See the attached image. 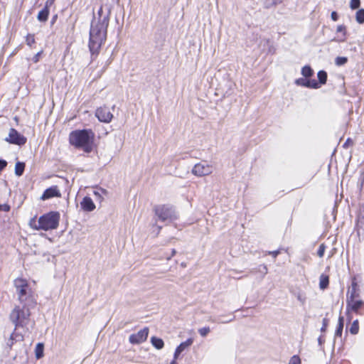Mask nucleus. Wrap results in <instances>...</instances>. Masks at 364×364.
I'll return each instance as SVG.
<instances>
[{"label": "nucleus", "mask_w": 364, "mask_h": 364, "mask_svg": "<svg viewBox=\"0 0 364 364\" xmlns=\"http://www.w3.org/2000/svg\"><path fill=\"white\" fill-rule=\"evenodd\" d=\"M49 15V9L48 8V2L46 3V7L39 11L37 18L40 21H46Z\"/></svg>", "instance_id": "17"}, {"label": "nucleus", "mask_w": 364, "mask_h": 364, "mask_svg": "<svg viewBox=\"0 0 364 364\" xmlns=\"http://www.w3.org/2000/svg\"><path fill=\"white\" fill-rule=\"evenodd\" d=\"M109 23L108 14L101 19L95 17L91 23L89 48L92 54L97 53L106 40Z\"/></svg>", "instance_id": "1"}, {"label": "nucleus", "mask_w": 364, "mask_h": 364, "mask_svg": "<svg viewBox=\"0 0 364 364\" xmlns=\"http://www.w3.org/2000/svg\"><path fill=\"white\" fill-rule=\"evenodd\" d=\"M282 2V0H267V4L269 6L276 5Z\"/></svg>", "instance_id": "37"}, {"label": "nucleus", "mask_w": 364, "mask_h": 364, "mask_svg": "<svg viewBox=\"0 0 364 364\" xmlns=\"http://www.w3.org/2000/svg\"><path fill=\"white\" fill-rule=\"evenodd\" d=\"M60 215L57 212H50L41 216L38 220L33 218L29 222L30 226L35 230H50L58 226Z\"/></svg>", "instance_id": "3"}, {"label": "nucleus", "mask_w": 364, "mask_h": 364, "mask_svg": "<svg viewBox=\"0 0 364 364\" xmlns=\"http://www.w3.org/2000/svg\"><path fill=\"white\" fill-rule=\"evenodd\" d=\"M262 272L264 274H266L267 273V266H265V265H263V266H262Z\"/></svg>", "instance_id": "44"}, {"label": "nucleus", "mask_w": 364, "mask_h": 364, "mask_svg": "<svg viewBox=\"0 0 364 364\" xmlns=\"http://www.w3.org/2000/svg\"><path fill=\"white\" fill-rule=\"evenodd\" d=\"M360 0H351L350 1V8L352 9H358L360 6Z\"/></svg>", "instance_id": "34"}, {"label": "nucleus", "mask_w": 364, "mask_h": 364, "mask_svg": "<svg viewBox=\"0 0 364 364\" xmlns=\"http://www.w3.org/2000/svg\"><path fill=\"white\" fill-rule=\"evenodd\" d=\"M154 211L158 219L161 222L170 223L178 218V214L176 209L169 205H156Z\"/></svg>", "instance_id": "5"}, {"label": "nucleus", "mask_w": 364, "mask_h": 364, "mask_svg": "<svg viewBox=\"0 0 364 364\" xmlns=\"http://www.w3.org/2000/svg\"><path fill=\"white\" fill-rule=\"evenodd\" d=\"M331 17L333 21H336L338 20V14L336 11H333L331 14Z\"/></svg>", "instance_id": "42"}, {"label": "nucleus", "mask_w": 364, "mask_h": 364, "mask_svg": "<svg viewBox=\"0 0 364 364\" xmlns=\"http://www.w3.org/2000/svg\"><path fill=\"white\" fill-rule=\"evenodd\" d=\"M44 346L43 343H38L35 348V355L37 359H40L43 356Z\"/></svg>", "instance_id": "21"}, {"label": "nucleus", "mask_w": 364, "mask_h": 364, "mask_svg": "<svg viewBox=\"0 0 364 364\" xmlns=\"http://www.w3.org/2000/svg\"><path fill=\"white\" fill-rule=\"evenodd\" d=\"M321 85L316 80H309L308 88L318 89Z\"/></svg>", "instance_id": "28"}, {"label": "nucleus", "mask_w": 364, "mask_h": 364, "mask_svg": "<svg viewBox=\"0 0 364 364\" xmlns=\"http://www.w3.org/2000/svg\"><path fill=\"white\" fill-rule=\"evenodd\" d=\"M288 364H301V359L298 355L292 356Z\"/></svg>", "instance_id": "32"}, {"label": "nucleus", "mask_w": 364, "mask_h": 364, "mask_svg": "<svg viewBox=\"0 0 364 364\" xmlns=\"http://www.w3.org/2000/svg\"><path fill=\"white\" fill-rule=\"evenodd\" d=\"M70 143L77 148L89 153L92 151L93 133L88 130H77L70 133Z\"/></svg>", "instance_id": "2"}, {"label": "nucleus", "mask_w": 364, "mask_h": 364, "mask_svg": "<svg viewBox=\"0 0 364 364\" xmlns=\"http://www.w3.org/2000/svg\"><path fill=\"white\" fill-rule=\"evenodd\" d=\"M210 331L209 327H203L198 329V333L203 337L206 336Z\"/></svg>", "instance_id": "31"}, {"label": "nucleus", "mask_w": 364, "mask_h": 364, "mask_svg": "<svg viewBox=\"0 0 364 364\" xmlns=\"http://www.w3.org/2000/svg\"><path fill=\"white\" fill-rule=\"evenodd\" d=\"M327 326H328V320L326 318H323V326L321 328V331H325Z\"/></svg>", "instance_id": "40"}, {"label": "nucleus", "mask_w": 364, "mask_h": 364, "mask_svg": "<svg viewBox=\"0 0 364 364\" xmlns=\"http://www.w3.org/2000/svg\"><path fill=\"white\" fill-rule=\"evenodd\" d=\"M107 191L102 188H96L93 191L95 200L100 203L103 201L104 196H107Z\"/></svg>", "instance_id": "16"}, {"label": "nucleus", "mask_w": 364, "mask_h": 364, "mask_svg": "<svg viewBox=\"0 0 364 364\" xmlns=\"http://www.w3.org/2000/svg\"><path fill=\"white\" fill-rule=\"evenodd\" d=\"M149 335V328L147 327L138 331L136 333L132 334L129 336V342L132 344H139L144 342Z\"/></svg>", "instance_id": "11"}, {"label": "nucleus", "mask_w": 364, "mask_h": 364, "mask_svg": "<svg viewBox=\"0 0 364 364\" xmlns=\"http://www.w3.org/2000/svg\"><path fill=\"white\" fill-rule=\"evenodd\" d=\"M294 83L298 86L308 87L309 79L307 77H301L295 80Z\"/></svg>", "instance_id": "25"}, {"label": "nucleus", "mask_w": 364, "mask_h": 364, "mask_svg": "<svg viewBox=\"0 0 364 364\" xmlns=\"http://www.w3.org/2000/svg\"><path fill=\"white\" fill-rule=\"evenodd\" d=\"M325 250H326V246L324 245V244H321L319 246V248H318V252H317L319 257H322L323 256Z\"/></svg>", "instance_id": "35"}, {"label": "nucleus", "mask_w": 364, "mask_h": 364, "mask_svg": "<svg viewBox=\"0 0 364 364\" xmlns=\"http://www.w3.org/2000/svg\"><path fill=\"white\" fill-rule=\"evenodd\" d=\"M193 343V339L192 338H188L186 341L182 342L175 350L174 352V358L175 359H178L180 354L188 349Z\"/></svg>", "instance_id": "13"}, {"label": "nucleus", "mask_w": 364, "mask_h": 364, "mask_svg": "<svg viewBox=\"0 0 364 364\" xmlns=\"http://www.w3.org/2000/svg\"><path fill=\"white\" fill-rule=\"evenodd\" d=\"M25 168V164L21 162H17L15 165V173L16 176H20L23 174Z\"/></svg>", "instance_id": "24"}, {"label": "nucleus", "mask_w": 364, "mask_h": 364, "mask_svg": "<svg viewBox=\"0 0 364 364\" xmlns=\"http://www.w3.org/2000/svg\"><path fill=\"white\" fill-rule=\"evenodd\" d=\"M359 331L358 321L355 320L350 328V332L352 334H357Z\"/></svg>", "instance_id": "27"}, {"label": "nucleus", "mask_w": 364, "mask_h": 364, "mask_svg": "<svg viewBox=\"0 0 364 364\" xmlns=\"http://www.w3.org/2000/svg\"><path fill=\"white\" fill-rule=\"evenodd\" d=\"M95 116L100 122L105 123H109L113 117V114L111 113L109 109L105 106L97 109Z\"/></svg>", "instance_id": "10"}, {"label": "nucleus", "mask_w": 364, "mask_h": 364, "mask_svg": "<svg viewBox=\"0 0 364 364\" xmlns=\"http://www.w3.org/2000/svg\"><path fill=\"white\" fill-rule=\"evenodd\" d=\"M348 61V58L346 57H337L336 58V64L338 66L343 65H345Z\"/></svg>", "instance_id": "29"}, {"label": "nucleus", "mask_w": 364, "mask_h": 364, "mask_svg": "<svg viewBox=\"0 0 364 364\" xmlns=\"http://www.w3.org/2000/svg\"><path fill=\"white\" fill-rule=\"evenodd\" d=\"M6 141L14 144L23 145L26 142V138L19 134L16 129H11Z\"/></svg>", "instance_id": "9"}, {"label": "nucleus", "mask_w": 364, "mask_h": 364, "mask_svg": "<svg viewBox=\"0 0 364 364\" xmlns=\"http://www.w3.org/2000/svg\"><path fill=\"white\" fill-rule=\"evenodd\" d=\"M364 311V302L360 299V295L346 296V311L348 319L352 318L351 313L354 312L357 314H363Z\"/></svg>", "instance_id": "6"}, {"label": "nucleus", "mask_w": 364, "mask_h": 364, "mask_svg": "<svg viewBox=\"0 0 364 364\" xmlns=\"http://www.w3.org/2000/svg\"><path fill=\"white\" fill-rule=\"evenodd\" d=\"M320 282H319V287L321 289H325L329 283V279L327 275L321 274L320 276Z\"/></svg>", "instance_id": "20"}, {"label": "nucleus", "mask_w": 364, "mask_h": 364, "mask_svg": "<svg viewBox=\"0 0 364 364\" xmlns=\"http://www.w3.org/2000/svg\"><path fill=\"white\" fill-rule=\"evenodd\" d=\"M107 13L103 15V7L101 6L97 12L98 15H99V18L97 19H101L102 18L105 16L107 15L108 14V16H109L110 14V12H111V8L110 7H108L107 9Z\"/></svg>", "instance_id": "30"}, {"label": "nucleus", "mask_w": 364, "mask_h": 364, "mask_svg": "<svg viewBox=\"0 0 364 364\" xmlns=\"http://www.w3.org/2000/svg\"><path fill=\"white\" fill-rule=\"evenodd\" d=\"M81 208L85 211L91 212L95 209V205L90 197H85L80 203Z\"/></svg>", "instance_id": "14"}, {"label": "nucleus", "mask_w": 364, "mask_h": 364, "mask_svg": "<svg viewBox=\"0 0 364 364\" xmlns=\"http://www.w3.org/2000/svg\"><path fill=\"white\" fill-rule=\"evenodd\" d=\"M301 75L304 77H310L314 75V70L309 65H305L301 68Z\"/></svg>", "instance_id": "22"}, {"label": "nucleus", "mask_w": 364, "mask_h": 364, "mask_svg": "<svg viewBox=\"0 0 364 364\" xmlns=\"http://www.w3.org/2000/svg\"><path fill=\"white\" fill-rule=\"evenodd\" d=\"M212 172V166L205 162L196 164L192 168V173L200 177L210 175Z\"/></svg>", "instance_id": "8"}, {"label": "nucleus", "mask_w": 364, "mask_h": 364, "mask_svg": "<svg viewBox=\"0 0 364 364\" xmlns=\"http://www.w3.org/2000/svg\"><path fill=\"white\" fill-rule=\"evenodd\" d=\"M360 291L358 287V284L356 282L355 277H353L352 279L351 282V286L348 289L346 296H355V295H360Z\"/></svg>", "instance_id": "15"}, {"label": "nucleus", "mask_w": 364, "mask_h": 364, "mask_svg": "<svg viewBox=\"0 0 364 364\" xmlns=\"http://www.w3.org/2000/svg\"><path fill=\"white\" fill-rule=\"evenodd\" d=\"M14 286L21 303L23 304L28 297L31 296L32 291L26 279L17 278L14 281Z\"/></svg>", "instance_id": "7"}, {"label": "nucleus", "mask_w": 364, "mask_h": 364, "mask_svg": "<svg viewBox=\"0 0 364 364\" xmlns=\"http://www.w3.org/2000/svg\"><path fill=\"white\" fill-rule=\"evenodd\" d=\"M10 210V206L8 204L0 205V211L8 212Z\"/></svg>", "instance_id": "36"}, {"label": "nucleus", "mask_w": 364, "mask_h": 364, "mask_svg": "<svg viewBox=\"0 0 364 364\" xmlns=\"http://www.w3.org/2000/svg\"><path fill=\"white\" fill-rule=\"evenodd\" d=\"M28 46H31L35 43V38L33 35L28 34L26 39Z\"/></svg>", "instance_id": "33"}, {"label": "nucleus", "mask_w": 364, "mask_h": 364, "mask_svg": "<svg viewBox=\"0 0 364 364\" xmlns=\"http://www.w3.org/2000/svg\"><path fill=\"white\" fill-rule=\"evenodd\" d=\"M317 77L318 79V83L321 85H324L327 80V73L324 70H320L317 73Z\"/></svg>", "instance_id": "23"}, {"label": "nucleus", "mask_w": 364, "mask_h": 364, "mask_svg": "<svg viewBox=\"0 0 364 364\" xmlns=\"http://www.w3.org/2000/svg\"><path fill=\"white\" fill-rule=\"evenodd\" d=\"M279 250H277V251H272V252H269V254L272 255L274 258L279 255Z\"/></svg>", "instance_id": "43"}, {"label": "nucleus", "mask_w": 364, "mask_h": 364, "mask_svg": "<svg viewBox=\"0 0 364 364\" xmlns=\"http://www.w3.org/2000/svg\"><path fill=\"white\" fill-rule=\"evenodd\" d=\"M356 21L359 23H364V9H360L356 12Z\"/></svg>", "instance_id": "26"}, {"label": "nucleus", "mask_w": 364, "mask_h": 364, "mask_svg": "<svg viewBox=\"0 0 364 364\" xmlns=\"http://www.w3.org/2000/svg\"><path fill=\"white\" fill-rule=\"evenodd\" d=\"M336 31H337L338 33H339V32H342V33H343V36H345V35H346V26H343V25H339V26L337 27V28H336Z\"/></svg>", "instance_id": "38"}, {"label": "nucleus", "mask_w": 364, "mask_h": 364, "mask_svg": "<svg viewBox=\"0 0 364 364\" xmlns=\"http://www.w3.org/2000/svg\"><path fill=\"white\" fill-rule=\"evenodd\" d=\"M40 55V53H37L36 55L34 58V61L37 62L38 60V56Z\"/></svg>", "instance_id": "45"}, {"label": "nucleus", "mask_w": 364, "mask_h": 364, "mask_svg": "<svg viewBox=\"0 0 364 364\" xmlns=\"http://www.w3.org/2000/svg\"><path fill=\"white\" fill-rule=\"evenodd\" d=\"M318 342H319V343H321V338H318Z\"/></svg>", "instance_id": "47"}, {"label": "nucleus", "mask_w": 364, "mask_h": 364, "mask_svg": "<svg viewBox=\"0 0 364 364\" xmlns=\"http://www.w3.org/2000/svg\"><path fill=\"white\" fill-rule=\"evenodd\" d=\"M6 164L7 163L6 161L0 160V171L6 167Z\"/></svg>", "instance_id": "41"}, {"label": "nucleus", "mask_w": 364, "mask_h": 364, "mask_svg": "<svg viewBox=\"0 0 364 364\" xmlns=\"http://www.w3.org/2000/svg\"><path fill=\"white\" fill-rule=\"evenodd\" d=\"M16 335L14 333H12L10 336V338L7 343V345L9 347H11L14 345V340L15 339Z\"/></svg>", "instance_id": "39"}, {"label": "nucleus", "mask_w": 364, "mask_h": 364, "mask_svg": "<svg viewBox=\"0 0 364 364\" xmlns=\"http://www.w3.org/2000/svg\"><path fill=\"white\" fill-rule=\"evenodd\" d=\"M31 313L29 309L23 304L22 306H15L10 313L9 319L16 328L18 326L24 327L28 324Z\"/></svg>", "instance_id": "4"}, {"label": "nucleus", "mask_w": 364, "mask_h": 364, "mask_svg": "<svg viewBox=\"0 0 364 364\" xmlns=\"http://www.w3.org/2000/svg\"><path fill=\"white\" fill-rule=\"evenodd\" d=\"M343 325H344V318L343 316H341L338 318V326H337V328H336V330L335 332L336 336H341L343 328Z\"/></svg>", "instance_id": "18"}, {"label": "nucleus", "mask_w": 364, "mask_h": 364, "mask_svg": "<svg viewBox=\"0 0 364 364\" xmlns=\"http://www.w3.org/2000/svg\"><path fill=\"white\" fill-rule=\"evenodd\" d=\"M176 360L177 359H175V358L173 357V360L171 362V364H177Z\"/></svg>", "instance_id": "46"}, {"label": "nucleus", "mask_w": 364, "mask_h": 364, "mask_svg": "<svg viewBox=\"0 0 364 364\" xmlns=\"http://www.w3.org/2000/svg\"><path fill=\"white\" fill-rule=\"evenodd\" d=\"M61 194L60 193V191L58 190L57 186H52L50 188H47L43 195L41 196V198L43 200H46L48 199H50L53 197H60Z\"/></svg>", "instance_id": "12"}, {"label": "nucleus", "mask_w": 364, "mask_h": 364, "mask_svg": "<svg viewBox=\"0 0 364 364\" xmlns=\"http://www.w3.org/2000/svg\"><path fill=\"white\" fill-rule=\"evenodd\" d=\"M151 344L158 350L164 348V343L161 338L152 337L151 338Z\"/></svg>", "instance_id": "19"}]
</instances>
